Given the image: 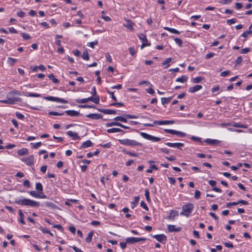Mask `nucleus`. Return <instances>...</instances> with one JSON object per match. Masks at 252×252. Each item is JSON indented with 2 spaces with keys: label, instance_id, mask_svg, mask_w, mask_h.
Listing matches in <instances>:
<instances>
[{
  "label": "nucleus",
  "instance_id": "obj_64",
  "mask_svg": "<svg viewBox=\"0 0 252 252\" xmlns=\"http://www.w3.org/2000/svg\"><path fill=\"white\" fill-rule=\"evenodd\" d=\"M16 116L18 119L20 120H22L24 118V116L22 113L19 112L16 113Z\"/></svg>",
  "mask_w": 252,
  "mask_h": 252
},
{
  "label": "nucleus",
  "instance_id": "obj_6",
  "mask_svg": "<svg viewBox=\"0 0 252 252\" xmlns=\"http://www.w3.org/2000/svg\"><path fill=\"white\" fill-rule=\"evenodd\" d=\"M140 134L143 138L153 142H158L160 140V138L151 135L144 132H140Z\"/></svg>",
  "mask_w": 252,
  "mask_h": 252
},
{
  "label": "nucleus",
  "instance_id": "obj_14",
  "mask_svg": "<svg viewBox=\"0 0 252 252\" xmlns=\"http://www.w3.org/2000/svg\"><path fill=\"white\" fill-rule=\"evenodd\" d=\"M67 134L68 136L71 137L72 139L73 140H75L77 139H79L80 138L78 136V133L76 132H73L72 131L69 130L67 132Z\"/></svg>",
  "mask_w": 252,
  "mask_h": 252
},
{
  "label": "nucleus",
  "instance_id": "obj_59",
  "mask_svg": "<svg viewBox=\"0 0 252 252\" xmlns=\"http://www.w3.org/2000/svg\"><path fill=\"white\" fill-rule=\"evenodd\" d=\"M105 58H106L107 61H108V62H109V63L112 62V59L111 56H110L109 53H107L105 54Z\"/></svg>",
  "mask_w": 252,
  "mask_h": 252
},
{
  "label": "nucleus",
  "instance_id": "obj_18",
  "mask_svg": "<svg viewBox=\"0 0 252 252\" xmlns=\"http://www.w3.org/2000/svg\"><path fill=\"white\" fill-rule=\"evenodd\" d=\"M98 111L103 113L105 114H115L116 112L114 110L105 109H98Z\"/></svg>",
  "mask_w": 252,
  "mask_h": 252
},
{
  "label": "nucleus",
  "instance_id": "obj_12",
  "mask_svg": "<svg viewBox=\"0 0 252 252\" xmlns=\"http://www.w3.org/2000/svg\"><path fill=\"white\" fill-rule=\"evenodd\" d=\"M153 238L160 243L164 242L167 240L166 236L163 234L155 235L153 236Z\"/></svg>",
  "mask_w": 252,
  "mask_h": 252
},
{
  "label": "nucleus",
  "instance_id": "obj_42",
  "mask_svg": "<svg viewBox=\"0 0 252 252\" xmlns=\"http://www.w3.org/2000/svg\"><path fill=\"white\" fill-rule=\"evenodd\" d=\"M203 80V78L201 77H197L192 79V82L193 83H198Z\"/></svg>",
  "mask_w": 252,
  "mask_h": 252
},
{
  "label": "nucleus",
  "instance_id": "obj_3",
  "mask_svg": "<svg viewBox=\"0 0 252 252\" xmlns=\"http://www.w3.org/2000/svg\"><path fill=\"white\" fill-rule=\"evenodd\" d=\"M118 141L122 145L130 146L131 147L142 146V143L133 139L126 138L123 139H118Z\"/></svg>",
  "mask_w": 252,
  "mask_h": 252
},
{
  "label": "nucleus",
  "instance_id": "obj_9",
  "mask_svg": "<svg viewBox=\"0 0 252 252\" xmlns=\"http://www.w3.org/2000/svg\"><path fill=\"white\" fill-rule=\"evenodd\" d=\"M138 37L142 42V44L141 46V48L142 49L143 48L150 45V44L148 43V40L146 37V35L144 33H140L138 35Z\"/></svg>",
  "mask_w": 252,
  "mask_h": 252
},
{
  "label": "nucleus",
  "instance_id": "obj_21",
  "mask_svg": "<svg viewBox=\"0 0 252 252\" xmlns=\"http://www.w3.org/2000/svg\"><path fill=\"white\" fill-rule=\"evenodd\" d=\"M178 216V212L177 211L171 210L170 212V216H169V219L174 220Z\"/></svg>",
  "mask_w": 252,
  "mask_h": 252
},
{
  "label": "nucleus",
  "instance_id": "obj_63",
  "mask_svg": "<svg viewBox=\"0 0 252 252\" xmlns=\"http://www.w3.org/2000/svg\"><path fill=\"white\" fill-rule=\"evenodd\" d=\"M140 206L144 208L146 210H148V207L146 204L144 202V201H142L140 203Z\"/></svg>",
  "mask_w": 252,
  "mask_h": 252
},
{
  "label": "nucleus",
  "instance_id": "obj_27",
  "mask_svg": "<svg viewBox=\"0 0 252 252\" xmlns=\"http://www.w3.org/2000/svg\"><path fill=\"white\" fill-rule=\"evenodd\" d=\"M188 80V77L186 76L183 75L176 79V82L184 83L186 82Z\"/></svg>",
  "mask_w": 252,
  "mask_h": 252
},
{
  "label": "nucleus",
  "instance_id": "obj_57",
  "mask_svg": "<svg viewBox=\"0 0 252 252\" xmlns=\"http://www.w3.org/2000/svg\"><path fill=\"white\" fill-rule=\"evenodd\" d=\"M251 49L249 48H245L241 50L240 53L241 54H246L250 51Z\"/></svg>",
  "mask_w": 252,
  "mask_h": 252
},
{
  "label": "nucleus",
  "instance_id": "obj_22",
  "mask_svg": "<svg viewBox=\"0 0 252 252\" xmlns=\"http://www.w3.org/2000/svg\"><path fill=\"white\" fill-rule=\"evenodd\" d=\"M92 145H93V143L91 142V141L90 140H87L85 142H84L82 143V145L81 146V148H82V149H85V148H87L88 147H91L92 146Z\"/></svg>",
  "mask_w": 252,
  "mask_h": 252
},
{
  "label": "nucleus",
  "instance_id": "obj_51",
  "mask_svg": "<svg viewBox=\"0 0 252 252\" xmlns=\"http://www.w3.org/2000/svg\"><path fill=\"white\" fill-rule=\"evenodd\" d=\"M232 1V0H220L219 3L221 4H228L230 3Z\"/></svg>",
  "mask_w": 252,
  "mask_h": 252
},
{
  "label": "nucleus",
  "instance_id": "obj_4",
  "mask_svg": "<svg viewBox=\"0 0 252 252\" xmlns=\"http://www.w3.org/2000/svg\"><path fill=\"white\" fill-rule=\"evenodd\" d=\"M194 208L193 204L189 203L186 204L182 206V211L180 214L181 216H184L189 217Z\"/></svg>",
  "mask_w": 252,
  "mask_h": 252
},
{
  "label": "nucleus",
  "instance_id": "obj_5",
  "mask_svg": "<svg viewBox=\"0 0 252 252\" xmlns=\"http://www.w3.org/2000/svg\"><path fill=\"white\" fill-rule=\"evenodd\" d=\"M174 123V121L164 120V121H154L153 124H144L145 126H154L155 125H171Z\"/></svg>",
  "mask_w": 252,
  "mask_h": 252
},
{
  "label": "nucleus",
  "instance_id": "obj_52",
  "mask_svg": "<svg viewBox=\"0 0 252 252\" xmlns=\"http://www.w3.org/2000/svg\"><path fill=\"white\" fill-rule=\"evenodd\" d=\"M236 22L237 20L236 19L232 18L231 19L227 20L226 21V23L229 25H231L232 24L235 23Z\"/></svg>",
  "mask_w": 252,
  "mask_h": 252
},
{
  "label": "nucleus",
  "instance_id": "obj_53",
  "mask_svg": "<svg viewBox=\"0 0 252 252\" xmlns=\"http://www.w3.org/2000/svg\"><path fill=\"white\" fill-rule=\"evenodd\" d=\"M29 193L33 197L38 198V197H39V193H36L35 191H31L29 192Z\"/></svg>",
  "mask_w": 252,
  "mask_h": 252
},
{
  "label": "nucleus",
  "instance_id": "obj_46",
  "mask_svg": "<svg viewBox=\"0 0 252 252\" xmlns=\"http://www.w3.org/2000/svg\"><path fill=\"white\" fill-rule=\"evenodd\" d=\"M21 35L23 38L25 40L30 39L31 38V36L29 33L22 32Z\"/></svg>",
  "mask_w": 252,
  "mask_h": 252
},
{
  "label": "nucleus",
  "instance_id": "obj_44",
  "mask_svg": "<svg viewBox=\"0 0 252 252\" xmlns=\"http://www.w3.org/2000/svg\"><path fill=\"white\" fill-rule=\"evenodd\" d=\"M106 92L110 95L111 98L114 101H117V98L114 95V92H111L109 90L106 89Z\"/></svg>",
  "mask_w": 252,
  "mask_h": 252
},
{
  "label": "nucleus",
  "instance_id": "obj_17",
  "mask_svg": "<svg viewBox=\"0 0 252 252\" xmlns=\"http://www.w3.org/2000/svg\"><path fill=\"white\" fill-rule=\"evenodd\" d=\"M87 118L93 119V120H98L102 118V116L99 114H89L86 115Z\"/></svg>",
  "mask_w": 252,
  "mask_h": 252
},
{
  "label": "nucleus",
  "instance_id": "obj_62",
  "mask_svg": "<svg viewBox=\"0 0 252 252\" xmlns=\"http://www.w3.org/2000/svg\"><path fill=\"white\" fill-rule=\"evenodd\" d=\"M126 154L130 156H132V157H138V154L136 153H132L130 151H128V152H126Z\"/></svg>",
  "mask_w": 252,
  "mask_h": 252
},
{
  "label": "nucleus",
  "instance_id": "obj_34",
  "mask_svg": "<svg viewBox=\"0 0 252 252\" xmlns=\"http://www.w3.org/2000/svg\"><path fill=\"white\" fill-rule=\"evenodd\" d=\"M114 120L115 121H121V122H124V123L127 122L126 118H124L122 116H117L114 119Z\"/></svg>",
  "mask_w": 252,
  "mask_h": 252
},
{
  "label": "nucleus",
  "instance_id": "obj_36",
  "mask_svg": "<svg viewBox=\"0 0 252 252\" xmlns=\"http://www.w3.org/2000/svg\"><path fill=\"white\" fill-rule=\"evenodd\" d=\"M45 205L46 207L50 208H56L57 207L56 205L51 202H46L45 203Z\"/></svg>",
  "mask_w": 252,
  "mask_h": 252
},
{
  "label": "nucleus",
  "instance_id": "obj_54",
  "mask_svg": "<svg viewBox=\"0 0 252 252\" xmlns=\"http://www.w3.org/2000/svg\"><path fill=\"white\" fill-rule=\"evenodd\" d=\"M98 44V42L97 40H95L94 41L88 43L87 46L92 48H94V46L95 45H97Z\"/></svg>",
  "mask_w": 252,
  "mask_h": 252
},
{
  "label": "nucleus",
  "instance_id": "obj_49",
  "mask_svg": "<svg viewBox=\"0 0 252 252\" xmlns=\"http://www.w3.org/2000/svg\"><path fill=\"white\" fill-rule=\"evenodd\" d=\"M128 51L131 56H134L135 55L136 52L134 47H129L128 48Z\"/></svg>",
  "mask_w": 252,
  "mask_h": 252
},
{
  "label": "nucleus",
  "instance_id": "obj_26",
  "mask_svg": "<svg viewBox=\"0 0 252 252\" xmlns=\"http://www.w3.org/2000/svg\"><path fill=\"white\" fill-rule=\"evenodd\" d=\"M89 101H91V96L82 99L79 98L76 100V102L79 103H85L88 102Z\"/></svg>",
  "mask_w": 252,
  "mask_h": 252
},
{
  "label": "nucleus",
  "instance_id": "obj_37",
  "mask_svg": "<svg viewBox=\"0 0 252 252\" xmlns=\"http://www.w3.org/2000/svg\"><path fill=\"white\" fill-rule=\"evenodd\" d=\"M17 61V59H14L11 57H8L7 58V63L10 65H13Z\"/></svg>",
  "mask_w": 252,
  "mask_h": 252
},
{
  "label": "nucleus",
  "instance_id": "obj_60",
  "mask_svg": "<svg viewBox=\"0 0 252 252\" xmlns=\"http://www.w3.org/2000/svg\"><path fill=\"white\" fill-rule=\"evenodd\" d=\"M17 14L18 16L20 18H23L25 16V13L22 10L18 11L17 12Z\"/></svg>",
  "mask_w": 252,
  "mask_h": 252
},
{
  "label": "nucleus",
  "instance_id": "obj_16",
  "mask_svg": "<svg viewBox=\"0 0 252 252\" xmlns=\"http://www.w3.org/2000/svg\"><path fill=\"white\" fill-rule=\"evenodd\" d=\"M202 89V86L201 85H196L194 86L190 87L189 90V93H194Z\"/></svg>",
  "mask_w": 252,
  "mask_h": 252
},
{
  "label": "nucleus",
  "instance_id": "obj_19",
  "mask_svg": "<svg viewBox=\"0 0 252 252\" xmlns=\"http://www.w3.org/2000/svg\"><path fill=\"white\" fill-rule=\"evenodd\" d=\"M64 113H65L70 116H78L79 115V113L74 110H69L65 111Z\"/></svg>",
  "mask_w": 252,
  "mask_h": 252
},
{
  "label": "nucleus",
  "instance_id": "obj_10",
  "mask_svg": "<svg viewBox=\"0 0 252 252\" xmlns=\"http://www.w3.org/2000/svg\"><path fill=\"white\" fill-rule=\"evenodd\" d=\"M164 144L169 147L175 148L180 150H182V148L184 146V144L182 143L166 142Z\"/></svg>",
  "mask_w": 252,
  "mask_h": 252
},
{
  "label": "nucleus",
  "instance_id": "obj_43",
  "mask_svg": "<svg viewBox=\"0 0 252 252\" xmlns=\"http://www.w3.org/2000/svg\"><path fill=\"white\" fill-rule=\"evenodd\" d=\"M26 96L29 97H38L40 96V94L37 93H28Z\"/></svg>",
  "mask_w": 252,
  "mask_h": 252
},
{
  "label": "nucleus",
  "instance_id": "obj_20",
  "mask_svg": "<svg viewBox=\"0 0 252 252\" xmlns=\"http://www.w3.org/2000/svg\"><path fill=\"white\" fill-rule=\"evenodd\" d=\"M17 153L20 156L27 155L28 154V149L26 148H22L18 151Z\"/></svg>",
  "mask_w": 252,
  "mask_h": 252
},
{
  "label": "nucleus",
  "instance_id": "obj_8",
  "mask_svg": "<svg viewBox=\"0 0 252 252\" xmlns=\"http://www.w3.org/2000/svg\"><path fill=\"white\" fill-rule=\"evenodd\" d=\"M44 98L47 100L51 101H55L57 102H60L64 104H66L67 103V101L63 98L52 96H46L44 97Z\"/></svg>",
  "mask_w": 252,
  "mask_h": 252
},
{
  "label": "nucleus",
  "instance_id": "obj_58",
  "mask_svg": "<svg viewBox=\"0 0 252 252\" xmlns=\"http://www.w3.org/2000/svg\"><path fill=\"white\" fill-rule=\"evenodd\" d=\"M201 192L198 190H196L194 193V198L196 199H198L200 197Z\"/></svg>",
  "mask_w": 252,
  "mask_h": 252
},
{
  "label": "nucleus",
  "instance_id": "obj_50",
  "mask_svg": "<svg viewBox=\"0 0 252 252\" xmlns=\"http://www.w3.org/2000/svg\"><path fill=\"white\" fill-rule=\"evenodd\" d=\"M174 41L175 42V43L178 44L180 47H182V44H183V41L179 38H174Z\"/></svg>",
  "mask_w": 252,
  "mask_h": 252
},
{
  "label": "nucleus",
  "instance_id": "obj_33",
  "mask_svg": "<svg viewBox=\"0 0 252 252\" xmlns=\"http://www.w3.org/2000/svg\"><path fill=\"white\" fill-rule=\"evenodd\" d=\"M63 38L62 35L57 34L56 36V42L55 43L59 46H61L62 41L60 39V38Z\"/></svg>",
  "mask_w": 252,
  "mask_h": 252
},
{
  "label": "nucleus",
  "instance_id": "obj_24",
  "mask_svg": "<svg viewBox=\"0 0 252 252\" xmlns=\"http://www.w3.org/2000/svg\"><path fill=\"white\" fill-rule=\"evenodd\" d=\"M124 26L129 30L133 31V23L130 20H127L126 23L124 24Z\"/></svg>",
  "mask_w": 252,
  "mask_h": 252
},
{
  "label": "nucleus",
  "instance_id": "obj_45",
  "mask_svg": "<svg viewBox=\"0 0 252 252\" xmlns=\"http://www.w3.org/2000/svg\"><path fill=\"white\" fill-rule=\"evenodd\" d=\"M82 58L85 60H89V56L88 52L87 50L84 52Z\"/></svg>",
  "mask_w": 252,
  "mask_h": 252
},
{
  "label": "nucleus",
  "instance_id": "obj_39",
  "mask_svg": "<svg viewBox=\"0 0 252 252\" xmlns=\"http://www.w3.org/2000/svg\"><path fill=\"white\" fill-rule=\"evenodd\" d=\"M35 189L39 192L43 191V186L40 183H37L35 185Z\"/></svg>",
  "mask_w": 252,
  "mask_h": 252
},
{
  "label": "nucleus",
  "instance_id": "obj_38",
  "mask_svg": "<svg viewBox=\"0 0 252 252\" xmlns=\"http://www.w3.org/2000/svg\"><path fill=\"white\" fill-rule=\"evenodd\" d=\"M91 101L95 104H98L99 102V96L98 95L94 96V97L91 96Z\"/></svg>",
  "mask_w": 252,
  "mask_h": 252
},
{
  "label": "nucleus",
  "instance_id": "obj_28",
  "mask_svg": "<svg viewBox=\"0 0 252 252\" xmlns=\"http://www.w3.org/2000/svg\"><path fill=\"white\" fill-rule=\"evenodd\" d=\"M18 214L19 215V216H20V218H19V222L23 224H25V222L24 220V215L22 212V211L21 210H19L18 211Z\"/></svg>",
  "mask_w": 252,
  "mask_h": 252
},
{
  "label": "nucleus",
  "instance_id": "obj_56",
  "mask_svg": "<svg viewBox=\"0 0 252 252\" xmlns=\"http://www.w3.org/2000/svg\"><path fill=\"white\" fill-rule=\"evenodd\" d=\"M52 226L53 228H56L61 232H63V227L60 224H53Z\"/></svg>",
  "mask_w": 252,
  "mask_h": 252
},
{
  "label": "nucleus",
  "instance_id": "obj_7",
  "mask_svg": "<svg viewBox=\"0 0 252 252\" xmlns=\"http://www.w3.org/2000/svg\"><path fill=\"white\" fill-rule=\"evenodd\" d=\"M146 240L145 238L128 237L126 239V242L127 244H133L141 241H145Z\"/></svg>",
  "mask_w": 252,
  "mask_h": 252
},
{
  "label": "nucleus",
  "instance_id": "obj_23",
  "mask_svg": "<svg viewBox=\"0 0 252 252\" xmlns=\"http://www.w3.org/2000/svg\"><path fill=\"white\" fill-rule=\"evenodd\" d=\"M171 61H172L171 58H168L162 62L161 64L165 65L164 68H166L170 65V63L171 62Z\"/></svg>",
  "mask_w": 252,
  "mask_h": 252
},
{
  "label": "nucleus",
  "instance_id": "obj_31",
  "mask_svg": "<svg viewBox=\"0 0 252 252\" xmlns=\"http://www.w3.org/2000/svg\"><path fill=\"white\" fill-rule=\"evenodd\" d=\"M172 97H161V102L162 104L164 105L165 104H168L171 100Z\"/></svg>",
  "mask_w": 252,
  "mask_h": 252
},
{
  "label": "nucleus",
  "instance_id": "obj_15",
  "mask_svg": "<svg viewBox=\"0 0 252 252\" xmlns=\"http://www.w3.org/2000/svg\"><path fill=\"white\" fill-rule=\"evenodd\" d=\"M167 229L169 232H179L181 230L180 227H176L174 225H167Z\"/></svg>",
  "mask_w": 252,
  "mask_h": 252
},
{
  "label": "nucleus",
  "instance_id": "obj_61",
  "mask_svg": "<svg viewBox=\"0 0 252 252\" xmlns=\"http://www.w3.org/2000/svg\"><path fill=\"white\" fill-rule=\"evenodd\" d=\"M150 193L148 189H146L145 191V195L146 197V198L147 200L149 202L150 201V196H149Z\"/></svg>",
  "mask_w": 252,
  "mask_h": 252
},
{
  "label": "nucleus",
  "instance_id": "obj_2",
  "mask_svg": "<svg viewBox=\"0 0 252 252\" xmlns=\"http://www.w3.org/2000/svg\"><path fill=\"white\" fill-rule=\"evenodd\" d=\"M15 202L18 205L31 207H37L40 204L39 202L28 198H16L15 200Z\"/></svg>",
  "mask_w": 252,
  "mask_h": 252
},
{
  "label": "nucleus",
  "instance_id": "obj_40",
  "mask_svg": "<svg viewBox=\"0 0 252 252\" xmlns=\"http://www.w3.org/2000/svg\"><path fill=\"white\" fill-rule=\"evenodd\" d=\"M48 77L50 79L52 80V81L54 83H58L59 80L57 78H55L54 75L53 74H51L48 76Z\"/></svg>",
  "mask_w": 252,
  "mask_h": 252
},
{
  "label": "nucleus",
  "instance_id": "obj_35",
  "mask_svg": "<svg viewBox=\"0 0 252 252\" xmlns=\"http://www.w3.org/2000/svg\"><path fill=\"white\" fill-rule=\"evenodd\" d=\"M94 235V232L93 231L90 232L87 238H86V241L87 243H90L92 240V237Z\"/></svg>",
  "mask_w": 252,
  "mask_h": 252
},
{
  "label": "nucleus",
  "instance_id": "obj_47",
  "mask_svg": "<svg viewBox=\"0 0 252 252\" xmlns=\"http://www.w3.org/2000/svg\"><path fill=\"white\" fill-rule=\"evenodd\" d=\"M164 131L167 133H170V134H173V135H176L177 133V130H174V129H165L164 130Z\"/></svg>",
  "mask_w": 252,
  "mask_h": 252
},
{
  "label": "nucleus",
  "instance_id": "obj_41",
  "mask_svg": "<svg viewBox=\"0 0 252 252\" xmlns=\"http://www.w3.org/2000/svg\"><path fill=\"white\" fill-rule=\"evenodd\" d=\"M31 144L32 145V148L33 149H36L41 146L42 143L41 142H37V143H31Z\"/></svg>",
  "mask_w": 252,
  "mask_h": 252
},
{
  "label": "nucleus",
  "instance_id": "obj_55",
  "mask_svg": "<svg viewBox=\"0 0 252 252\" xmlns=\"http://www.w3.org/2000/svg\"><path fill=\"white\" fill-rule=\"evenodd\" d=\"M230 74V71L225 70V71L222 72L220 74V76L221 77H225V76L229 75Z\"/></svg>",
  "mask_w": 252,
  "mask_h": 252
},
{
  "label": "nucleus",
  "instance_id": "obj_13",
  "mask_svg": "<svg viewBox=\"0 0 252 252\" xmlns=\"http://www.w3.org/2000/svg\"><path fill=\"white\" fill-rule=\"evenodd\" d=\"M220 141L217 139H213L210 138H207L205 140V142L208 145L215 146L217 145L220 143Z\"/></svg>",
  "mask_w": 252,
  "mask_h": 252
},
{
  "label": "nucleus",
  "instance_id": "obj_11",
  "mask_svg": "<svg viewBox=\"0 0 252 252\" xmlns=\"http://www.w3.org/2000/svg\"><path fill=\"white\" fill-rule=\"evenodd\" d=\"M22 160L28 165H31L34 163V158L33 155H31L28 157L23 158Z\"/></svg>",
  "mask_w": 252,
  "mask_h": 252
},
{
  "label": "nucleus",
  "instance_id": "obj_29",
  "mask_svg": "<svg viewBox=\"0 0 252 252\" xmlns=\"http://www.w3.org/2000/svg\"><path fill=\"white\" fill-rule=\"evenodd\" d=\"M163 29L165 30H166V31L170 32L171 33H173L174 34H179L180 33V32L179 31H178V30H177L175 29L171 28L165 27H164Z\"/></svg>",
  "mask_w": 252,
  "mask_h": 252
},
{
  "label": "nucleus",
  "instance_id": "obj_25",
  "mask_svg": "<svg viewBox=\"0 0 252 252\" xmlns=\"http://www.w3.org/2000/svg\"><path fill=\"white\" fill-rule=\"evenodd\" d=\"M107 132L108 133H116V132H123L124 133L125 132H124V130H122L121 129H120L119 128H115V127L108 129L107 130Z\"/></svg>",
  "mask_w": 252,
  "mask_h": 252
},
{
  "label": "nucleus",
  "instance_id": "obj_48",
  "mask_svg": "<svg viewBox=\"0 0 252 252\" xmlns=\"http://www.w3.org/2000/svg\"><path fill=\"white\" fill-rule=\"evenodd\" d=\"M64 114V113L63 112V113H59V112H55V111H50L49 112V115H53V116H62Z\"/></svg>",
  "mask_w": 252,
  "mask_h": 252
},
{
  "label": "nucleus",
  "instance_id": "obj_1",
  "mask_svg": "<svg viewBox=\"0 0 252 252\" xmlns=\"http://www.w3.org/2000/svg\"><path fill=\"white\" fill-rule=\"evenodd\" d=\"M15 95H20L21 93L19 91L13 90L6 94V99L0 100V102L2 103L7 104H14L17 102L21 101V98L15 96Z\"/></svg>",
  "mask_w": 252,
  "mask_h": 252
},
{
  "label": "nucleus",
  "instance_id": "obj_32",
  "mask_svg": "<svg viewBox=\"0 0 252 252\" xmlns=\"http://www.w3.org/2000/svg\"><path fill=\"white\" fill-rule=\"evenodd\" d=\"M140 197L139 196H135L134 198L133 201L131 202V208L133 209L136 206H137Z\"/></svg>",
  "mask_w": 252,
  "mask_h": 252
},
{
  "label": "nucleus",
  "instance_id": "obj_30",
  "mask_svg": "<svg viewBox=\"0 0 252 252\" xmlns=\"http://www.w3.org/2000/svg\"><path fill=\"white\" fill-rule=\"evenodd\" d=\"M211 92L213 93H216L214 94V95H216L219 94L221 92V91H220V87H219V86H217L216 87L211 89Z\"/></svg>",
  "mask_w": 252,
  "mask_h": 252
}]
</instances>
